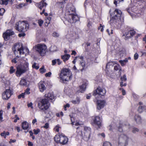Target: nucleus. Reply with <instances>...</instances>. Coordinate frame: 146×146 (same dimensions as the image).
Returning a JSON list of instances; mask_svg holds the SVG:
<instances>
[{
	"label": "nucleus",
	"mask_w": 146,
	"mask_h": 146,
	"mask_svg": "<svg viewBox=\"0 0 146 146\" xmlns=\"http://www.w3.org/2000/svg\"><path fill=\"white\" fill-rule=\"evenodd\" d=\"M67 0H64L61 2H59L58 3L59 7L61 8H63L64 6V5L65 3V1H66Z\"/></svg>",
	"instance_id": "7c9ffc66"
},
{
	"label": "nucleus",
	"mask_w": 146,
	"mask_h": 146,
	"mask_svg": "<svg viewBox=\"0 0 146 146\" xmlns=\"http://www.w3.org/2000/svg\"><path fill=\"white\" fill-rule=\"evenodd\" d=\"M50 50L52 52H54L56 51L57 47L55 46H51L50 48Z\"/></svg>",
	"instance_id": "f704fd0d"
},
{
	"label": "nucleus",
	"mask_w": 146,
	"mask_h": 146,
	"mask_svg": "<svg viewBox=\"0 0 146 146\" xmlns=\"http://www.w3.org/2000/svg\"><path fill=\"white\" fill-rule=\"evenodd\" d=\"M38 86L40 92H43L46 89L45 83L43 81L40 82L38 84Z\"/></svg>",
	"instance_id": "a211bd4d"
},
{
	"label": "nucleus",
	"mask_w": 146,
	"mask_h": 146,
	"mask_svg": "<svg viewBox=\"0 0 146 146\" xmlns=\"http://www.w3.org/2000/svg\"><path fill=\"white\" fill-rule=\"evenodd\" d=\"M33 104L31 102H30L29 104H27V106L29 107H31V109L33 108V107L32 106Z\"/></svg>",
	"instance_id": "4d7b16f0"
},
{
	"label": "nucleus",
	"mask_w": 146,
	"mask_h": 146,
	"mask_svg": "<svg viewBox=\"0 0 146 146\" xmlns=\"http://www.w3.org/2000/svg\"><path fill=\"white\" fill-rule=\"evenodd\" d=\"M78 58V60H79V56L78 57H75V58L74 59V60L72 61L73 63L74 64H75V63L76 62V60H77Z\"/></svg>",
	"instance_id": "052dcab7"
},
{
	"label": "nucleus",
	"mask_w": 146,
	"mask_h": 146,
	"mask_svg": "<svg viewBox=\"0 0 146 146\" xmlns=\"http://www.w3.org/2000/svg\"><path fill=\"white\" fill-rule=\"evenodd\" d=\"M129 128V125H123L122 124H120L118 127V131L120 132L127 131Z\"/></svg>",
	"instance_id": "dca6fc26"
},
{
	"label": "nucleus",
	"mask_w": 146,
	"mask_h": 146,
	"mask_svg": "<svg viewBox=\"0 0 146 146\" xmlns=\"http://www.w3.org/2000/svg\"><path fill=\"white\" fill-rule=\"evenodd\" d=\"M86 85L85 84H83L82 85L80 86V90H78V92L83 93L85 90Z\"/></svg>",
	"instance_id": "b1692460"
},
{
	"label": "nucleus",
	"mask_w": 146,
	"mask_h": 146,
	"mask_svg": "<svg viewBox=\"0 0 146 146\" xmlns=\"http://www.w3.org/2000/svg\"><path fill=\"white\" fill-rule=\"evenodd\" d=\"M25 95V93H22L21 94L18 96V98L20 99L21 98H24Z\"/></svg>",
	"instance_id": "c03bdc74"
},
{
	"label": "nucleus",
	"mask_w": 146,
	"mask_h": 146,
	"mask_svg": "<svg viewBox=\"0 0 146 146\" xmlns=\"http://www.w3.org/2000/svg\"><path fill=\"white\" fill-rule=\"evenodd\" d=\"M54 139L57 143H60L61 144L63 145L66 144L68 141V138L63 134L55 135L54 137Z\"/></svg>",
	"instance_id": "6e6552de"
},
{
	"label": "nucleus",
	"mask_w": 146,
	"mask_h": 146,
	"mask_svg": "<svg viewBox=\"0 0 146 146\" xmlns=\"http://www.w3.org/2000/svg\"><path fill=\"white\" fill-rule=\"evenodd\" d=\"M25 34L24 33H20L18 35V36L19 37H21L22 36H25Z\"/></svg>",
	"instance_id": "680f3d73"
},
{
	"label": "nucleus",
	"mask_w": 146,
	"mask_h": 146,
	"mask_svg": "<svg viewBox=\"0 0 146 146\" xmlns=\"http://www.w3.org/2000/svg\"><path fill=\"white\" fill-rule=\"evenodd\" d=\"M76 54V52L74 50H72V53L71 54L72 55H74V56H75Z\"/></svg>",
	"instance_id": "774afa93"
},
{
	"label": "nucleus",
	"mask_w": 146,
	"mask_h": 146,
	"mask_svg": "<svg viewBox=\"0 0 146 146\" xmlns=\"http://www.w3.org/2000/svg\"><path fill=\"white\" fill-rule=\"evenodd\" d=\"M14 34V32L11 30H8L5 33H3V37L5 40H7L9 39L10 36L13 35Z\"/></svg>",
	"instance_id": "ddd939ff"
},
{
	"label": "nucleus",
	"mask_w": 146,
	"mask_h": 146,
	"mask_svg": "<svg viewBox=\"0 0 146 146\" xmlns=\"http://www.w3.org/2000/svg\"><path fill=\"white\" fill-rule=\"evenodd\" d=\"M42 56L44 55L47 50V47L44 44H38L33 48Z\"/></svg>",
	"instance_id": "423d86ee"
},
{
	"label": "nucleus",
	"mask_w": 146,
	"mask_h": 146,
	"mask_svg": "<svg viewBox=\"0 0 146 146\" xmlns=\"http://www.w3.org/2000/svg\"><path fill=\"white\" fill-rule=\"evenodd\" d=\"M60 77L63 81H68L72 78V74L68 68H64L61 71Z\"/></svg>",
	"instance_id": "f03ea898"
},
{
	"label": "nucleus",
	"mask_w": 146,
	"mask_h": 146,
	"mask_svg": "<svg viewBox=\"0 0 146 146\" xmlns=\"http://www.w3.org/2000/svg\"><path fill=\"white\" fill-rule=\"evenodd\" d=\"M13 94L12 91L10 89H6L2 94V97L3 99L7 100Z\"/></svg>",
	"instance_id": "f8f14e48"
},
{
	"label": "nucleus",
	"mask_w": 146,
	"mask_h": 146,
	"mask_svg": "<svg viewBox=\"0 0 146 146\" xmlns=\"http://www.w3.org/2000/svg\"><path fill=\"white\" fill-rule=\"evenodd\" d=\"M119 62L120 63L122 66H123L125 65L124 63L122 61V60H119Z\"/></svg>",
	"instance_id": "69168bd1"
},
{
	"label": "nucleus",
	"mask_w": 146,
	"mask_h": 146,
	"mask_svg": "<svg viewBox=\"0 0 146 146\" xmlns=\"http://www.w3.org/2000/svg\"><path fill=\"white\" fill-rule=\"evenodd\" d=\"M17 58H15L12 60V62L15 63H16L17 62Z\"/></svg>",
	"instance_id": "338daca9"
},
{
	"label": "nucleus",
	"mask_w": 146,
	"mask_h": 146,
	"mask_svg": "<svg viewBox=\"0 0 146 146\" xmlns=\"http://www.w3.org/2000/svg\"><path fill=\"white\" fill-rule=\"evenodd\" d=\"M121 80L122 81H125L127 80L126 76L125 75H124L123 76L121 77Z\"/></svg>",
	"instance_id": "a19ab883"
},
{
	"label": "nucleus",
	"mask_w": 146,
	"mask_h": 146,
	"mask_svg": "<svg viewBox=\"0 0 146 146\" xmlns=\"http://www.w3.org/2000/svg\"><path fill=\"white\" fill-rule=\"evenodd\" d=\"M1 135L2 136H3L4 138H6L5 131H3L2 133H1Z\"/></svg>",
	"instance_id": "e2e57ef3"
},
{
	"label": "nucleus",
	"mask_w": 146,
	"mask_h": 146,
	"mask_svg": "<svg viewBox=\"0 0 146 146\" xmlns=\"http://www.w3.org/2000/svg\"><path fill=\"white\" fill-rule=\"evenodd\" d=\"M15 69L14 68L13 66H11L10 68V70H9V72L11 74H12L15 72Z\"/></svg>",
	"instance_id": "4c0bfd02"
},
{
	"label": "nucleus",
	"mask_w": 146,
	"mask_h": 146,
	"mask_svg": "<svg viewBox=\"0 0 146 146\" xmlns=\"http://www.w3.org/2000/svg\"><path fill=\"white\" fill-rule=\"evenodd\" d=\"M21 64L17 68L15 74L18 77H20L23 74L25 73L29 70V63L27 59L21 58L20 59Z\"/></svg>",
	"instance_id": "f257e3e1"
},
{
	"label": "nucleus",
	"mask_w": 146,
	"mask_h": 146,
	"mask_svg": "<svg viewBox=\"0 0 146 146\" xmlns=\"http://www.w3.org/2000/svg\"><path fill=\"white\" fill-rule=\"evenodd\" d=\"M98 29H100V31L101 32H102L103 31L104 29L103 28V26L101 24H100V27L98 28Z\"/></svg>",
	"instance_id": "5fc2aeb1"
},
{
	"label": "nucleus",
	"mask_w": 146,
	"mask_h": 146,
	"mask_svg": "<svg viewBox=\"0 0 146 146\" xmlns=\"http://www.w3.org/2000/svg\"><path fill=\"white\" fill-rule=\"evenodd\" d=\"M43 23V21L41 20H39L38 21V23L39 26H42V24Z\"/></svg>",
	"instance_id": "8fccbe9b"
},
{
	"label": "nucleus",
	"mask_w": 146,
	"mask_h": 146,
	"mask_svg": "<svg viewBox=\"0 0 146 146\" xmlns=\"http://www.w3.org/2000/svg\"><path fill=\"white\" fill-rule=\"evenodd\" d=\"M50 105L48 100L45 98L42 100L38 104V108L44 112L48 108Z\"/></svg>",
	"instance_id": "0eeeda50"
},
{
	"label": "nucleus",
	"mask_w": 146,
	"mask_h": 146,
	"mask_svg": "<svg viewBox=\"0 0 146 146\" xmlns=\"http://www.w3.org/2000/svg\"><path fill=\"white\" fill-rule=\"evenodd\" d=\"M66 10L69 13V14L71 13L74 14L75 11V8L71 4H68L67 5Z\"/></svg>",
	"instance_id": "f3484780"
},
{
	"label": "nucleus",
	"mask_w": 146,
	"mask_h": 146,
	"mask_svg": "<svg viewBox=\"0 0 146 146\" xmlns=\"http://www.w3.org/2000/svg\"><path fill=\"white\" fill-rule=\"evenodd\" d=\"M60 127L58 125H57L54 128V130L57 132H58L59 131V128Z\"/></svg>",
	"instance_id": "49530a36"
},
{
	"label": "nucleus",
	"mask_w": 146,
	"mask_h": 146,
	"mask_svg": "<svg viewBox=\"0 0 146 146\" xmlns=\"http://www.w3.org/2000/svg\"><path fill=\"white\" fill-rule=\"evenodd\" d=\"M134 119L137 123H140L141 122V119L140 116L138 115H136L134 117Z\"/></svg>",
	"instance_id": "5701e85b"
},
{
	"label": "nucleus",
	"mask_w": 146,
	"mask_h": 146,
	"mask_svg": "<svg viewBox=\"0 0 146 146\" xmlns=\"http://www.w3.org/2000/svg\"><path fill=\"white\" fill-rule=\"evenodd\" d=\"M47 5L46 2H43V1H41L40 3H37L38 7L40 9H42L43 7H46Z\"/></svg>",
	"instance_id": "aec40b11"
},
{
	"label": "nucleus",
	"mask_w": 146,
	"mask_h": 146,
	"mask_svg": "<svg viewBox=\"0 0 146 146\" xmlns=\"http://www.w3.org/2000/svg\"><path fill=\"white\" fill-rule=\"evenodd\" d=\"M43 127L46 129H48L49 127V124L48 123H46Z\"/></svg>",
	"instance_id": "603ef678"
},
{
	"label": "nucleus",
	"mask_w": 146,
	"mask_h": 146,
	"mask_svg": "<svg viewBox=\"0 0 146 146\" xmlns=\"http://www.w3.org/2000/svg\"><path fill=\"white\" fill-rule=\"evenodd\" d=\"M71 102L74 104H78L80 103V100L79 98H77L76 100H72Z\"/></svg>",
	"instance_id": "2f4dec72"
},
{
	"label": "nucleus",
	"mask_w": 146,
	"mask_h": 146,
	"mask_svg": "<svg viewBox=\"0 0 146 146\" xmlns=\"http://www.w3.org/2000/svg\"><path fill=\"white\" fill-rule=\"evenodd\" d=\"M103 146H111V145L110 142L105 141L104 143Z\"/></svg>",
	"instance_id": "ea45409f"
},
{
	"label": "nucleus",
	"mask_w": 146,
	"mask_h": 146,
	"mask_svg": "<svg viewBox=\"0 0 146 146\" xmlns=\"http://www.w3.org/2000/svg\"><path fill=\"white\" fill-rule=\"evenodd\" d=\"M5 11V9L3 8L0 9V15H2Z\"/></svg>",
	"instance_id": "79ce46f5"
},
{
	"label": "nucleus",
	"mask_w": 146,
	"mask_h": 146,
	"mask_svg": "<svg viewBox=\"0 0 146 146\" xmlns=\"http://www.w3.org/2000/svg\"><path fill=\"white\" fill-rule=\"evenodd\" d=\"M102 120L101 117L99 116H96L93 119V123H92L93 125L97 126L100 128L102 126Z\"/></svg>",
	"instance_id": "9d476101"
},
{
	"label": "nucleus",
	"mask_w": 146,
	"mask_h": 146,
	"mask_svg": "<svg viewBox=\"0 0 146 146\" xmlns=\"http://www.w3.org/2000/svg\"><path fill=\"white\" fill-rule=\"evenodd\" d=\"M12 0H0V4L2 5H7L8 4V2Z\"/></svg>",
	"instance_id": "c85d7f7f"
},
{
	"label": "nucleus",
	"mask_w": 146,
	"mask_h": 146,
	"mask_svg": "<svg viewBox=\"0 0 146 146\" xmlns=\"http://www.w3.org/2000/svg\"><path fill=\"white\" fill-rule=\"evenodd\" d=\"M70 56V54H66L62 56V58L65 62L68 60Z\"/></svg>",
	"instance_id": "a878e982"
},
{
	"label": "nucleus",
	"mask_w": 146,
	"mask_h": 146,
	"mask_svg": "<svg viewBox=\"0 0 146 146\" xmlns=\"http://www.w3.org/2000/svg\"><path fill=\"white\" fill-rule=\"evenodd\" d=\"M84 57L83 56H79V61H80V64L82 67L84 68L85 67V62L83 60Z\"/></svg>",
	"instance_id": "412c9836"
},
{
	"label": "nucleus",
	"mask_w": 146,
	"mask_h": 146,
	"mask_svg": "<svg viewBox=\"0 0 146 146\" xmlns=\"http://www.w3.org/2000/svg\"><path fill=\"white\" fill-rule=\"evenodd\" d=\"M56 59L53 60L52 61V65H54L56 63Z\"/></svg>",
	"instance_id": "bf43d9fd"
},
{
	"label": "nucleus",
	"mask_w": 146,
	"mask_h": 146,
	"mask_svg": "<svg viewBox=\"0 0 146 146\" xmlns=\"http://www.w3.org/2000/svg\"><path fill=\"white\" fill-rule=\"evenodd\" d=\"M135 34V31L133 30H131L126 32L124 35L126 37H130L133 36Z\"/></svg>",
	"instance_id": "6ab92c4d"
},
{
	"label": "nucleus",
	"mask_w": 146,
	"mask_h": 146,
	"mask_svg": "<svg viewBox=\"0 0 146 146\" xmlns=\"http://www.w3.org/2000/svg\"><path fill=\"white\" fill-rule=\"evenodd\" d=\"M22 127L23 129L24 130H26L29 127L28 123L26 121L23 122L22 123Z\"/></svg>",
	"instance_id": "393cba45"
},
{
	"label": "nucleus",
	"mask_w": 146,
	"mask_h": 146,
	"mask_svg": "<svg viewBox=\"0 0 146 146\" xmlns=\"http://www.w3.org/2000/svg\"><path fill=\"white\" fill-rule=\"evenodd\" d=\"M30 89L28 88H27V89L26 90L25 92L24 93H25V94H30V92H29Z\"/></svg>",
	"instance_id": "de8ad7c7"
},
{
	"label": "nucleus",
	"mask_w": 146,
	"mask_h": 146,
	"mask_svg": "<svg viewBox=\"0 0 146 146\" xmlns=\"http://www.w3.org/2000/svg\"><path fill=\"white\" fill-rule=\"evenodd\" d=\"M52 36L54 37H58L59 36V34L56 32H54L52 34Z\"/></svg>",
	"instance_id": "a18cd8bd"
},
{
	"label": "nucleus",
	"mask_w": 146,
	"mask_h": 146,
	"mask_svg": "<svg viewBox=\"0 0 146 146\" xmlns=\"http://www.w3.org/2000/svg\"><path fill=\"white\" fill-rule=\"evenodd\" d=\"M139 131V130L137 128H134L133 129L132 132L133 133H135L136 132H138Z\"/></svg>",
	"instance_id": "09e8293b"
},
{
	"label": "nucleus",
	"mask_w": 146,
	"mask_h": 146,
	"mask_svg": "<svg viewBox=\"0 0 146 146\" xmlns=\"http://www.w3.org/2000/svg\"><path fill=\"white\" fill-rule=\"evenodd\" d=\"M2 115L3 111H0V121H1L3 119Z\"/></svg>",
	"instance_id": "13d9d810"
},
{
	"label": "nucleus",
	"mask_w": 146,
	"mask_h": 146,
	"mask_svg": "<svg viewBox=\"0 0 146 146\" xmlns=\"http://www.w3.org/2000/svg\"><path fill=\"white\" fill-rule=\"evenodd\" d=\"M127 11L131 15H135V13L131 11V9H127Z\"/></svg>",
	"instance_id": "58836bf2"
},
{
	"label": "nucleus",
	"mask_w": 146,
	"mask_h": 146,
	"mask_svg": "<svg viewBox=\"0 0 146 146\" xmlns=\"http://www.w3.org/2000/svg\"><path fill=\"white\" fill-rule=\"evenodd\" d=\"M84 130L86 132V133H88V137H89L91 133V128L89 127L84 126Z\"/></svg>",
	"instance_id": "cd10ccee"
},
{
	"label": "nucleus",
	"mask_w": 146,
	"mask_h": 146,
	"mask_svg": "<svg viewBox=\"0 0 146 146\" xmlns=\"http://www.w3.org/2000/svg\"><path fill=\"white\" fill-rule=\"evenodd\" d=\"M28 145L29 146H33V143L29 141H28Z\"/></svg>",
	"instance_id": "0e129e2a"
},
{
	"label": "nucleus",
	"mask_w": 146,
	"mask_h": 146,
	"mask_svg": "<svg viewBox=\"0 0 146 146\" xmlns=\"http://www.w3.org/2000/svg\"><path fill=\"white\" fill-rule=\"evenodd\" d=\"M15 27L19 32H25L29 29V25L26 21H20L16 23Z\"/></svg>",
	"instance_id": "7ed1b4c3"
},
{
	"label": "nucleus",
	"mask_w": 146,
	"mask_h": 146,
	"mask_svg": "<svg viewBox=\"0 0 146 146\" xmlns=\"http://www.w3.org/2000/svg\"><path fill=\"white\" fill-rule=\"evenodd\" d=\"M34 133L35 135H37L40 132L39 129H34L33 130Z\"/></svg>",
	"instance_id": "37998d69"
},
{
	"label": "nucleus",
	"mask_w": 146,
	"mask_h": 146,
	"mask_svg": "<svg viewBox=\"0 0 146 146\" xmlns=\"http://www.w3.org/2000/svg\"><path fill=\"white\" fill-rule=\"evenodd\" d=\"M128 137L124 134H121L119 137L118 140V146H126L128 144Z\"/></svg>",
	"instance_id": "1a4fd4ad"
},
{
	"label": "nucleus",
	"mask_w": 146,
	"mask_h": 146,
	"mask_svg": "<svg viewBox=\"0 0 146 146\" xmlns=\"http://www.w3.org/2000/svg\"><path fill=\"white\" fill-rule=\"evenodd\" d=\"M106 93V91L105 89L99 87L94 92L93 95L94 96H96L97 95H98L99 96H101L104 95Z\"/></svg>",
	"instance_id": "9b49d317"
},
{
	"label": "nucleus",
	"mask_w": 146,
	"mask_h": 146,
	"mask_svg": "<svg viewBox=\"0 0 146 146\" xmlns=\"http://www.w3.org/2000/svg\"><path fill=\"white\" fill-rule=\"evenodd\" d=\"M13 50L15 54L17 57H20L21 54H24L23 46L21 43L16 44L13 47Z\"/></svg>",
	"instance_id": "39448f33"
},
{
	"label": "nucleus",
	"mask_w": 146,
	"mask_h": 146,
	"mask_svg": "<svg viewBox=\"0 0 146 146\" xmlns=\"http://www.w3.org/2000/svg\"><path fill=\"white\" fill-rule=\"evenodd\" d=\"M26 5L25 4L21 3L19 4V5H16V7L17 9H19L22 8L23 6H25Z\"/></svg>",
	"instance_id": "c9c22d12"
},
{
	"label": "nucleus",
	"mask_w": 146,
	"mask_h": 146,
	"mask_svg": "<svg viewBox=\"0 0 146 146\" xmlns=\"http://www.w3.org/2000/svg\"><path fill=\"white\" fill-rule=\"evenodd\" d=\"M32 67L33 68H35L37 70L39 68L38 64L36 63H34L32 65Z\"/></svg>",
	"instance_id": "e433bc0d"
},
{
	"label": "nucleus",
	"mask_w": 146,
	"mask_h": 146,
	"mask_svg": "<svg viewBox=\"0 0 146 146\" xmlns=\"http://www.w3.org/2000/svg\"><path fill=\"white\" fill-rule=\"evenodd\" d=\"M139 55L137 53H136L134 55V57L135 60H136L138 58Z\"/></svg>",
	"instance_id": "3c124183"
},
{
	"label": "nucleus",
	"mask_w": 146,
	"mask_h": 146,
	"mask_svg": "<svg viewBox=\"0 0 146 146\" xmlns=\"http://www.w3.org/2000/svg\"><path fill=\"white\" fill-rule=\"evenodd\" d=\"M39 71L40 72L43 74L46 72V70L44 68V66H42L41 68L39 69Z\"/></svg>",
	"instance_id": "72a5a7b5"
},
{
	"label": "nucleus",
	"mask_w": 146,
	"mask_h": 146,
	"mask_svg": "<svg viewBox=\"0 0 146 146\" xmlns=\"http://www.w3.org/2000/svg\"><path fill=\"white\" fill-rule=\"evenodd\" d=\"M146 108V107L144 106H139L138 109V112L140 113H141L143 111H144L145 110Z\"/></svg>",
	"instance_id": "c756f323"
},
{
	"label": "nucleus",
	"mask_w": 146,
	"mask_h": 146,
	"mask_svg": "<svg viewBox=\"0 0 146 146\" xmlns=\"http://www.w3.org/2000/svg\"><path fill=\"white\" fill-rule=\"evenodd\" d=\"M121 11L118 9H116L113 12L114 15L111 18L110 20V23H115L121 21L123 22V18L121 17Z\"/></svg>",
	"instance_id": "20e7f679"
},
{
	"label": "nucleus",
	"mask_w": 146,
	"mask_h": 146,
	"mask_svg": "<svg viewBox=\"0 0 146 146\" xmlns=\"http://www.w3.org/2000/svg\"><path fill=\"white\" fill-rule=\"evenodd\" d=\"M114 69L116 71L119 70V75H121V68L119 65H117L114 66Z\"/></svg>",
	"instance_id": "bb28decb"
},
{
	"label": "nucleus",
	"mask_w": 146,
	"mask_h": 146,
	"mask_svg": "<svg viewBox=\"0 0 146 146\" xmlns=\"http://www.w3.org/2000/svg\"><path fill=\"white\" fill-rule=\"evenodd\" d=\"M45 96L46 97L51 100H52L54 99L53 93V92H49L48 94H45Z\"/></svg>",
	"instance_id": "4be33fe9"
},
{
	"label": "nucleus",
	"mask_w": 146,
	"mask_h": 146,
	"mask_svg": "<svg viewBox=\"0 0 146 146\" xmlns=\"http://www.w3.org/2000/svg\"><path fill=\"white\" fill-rule=\"evenodd\" d=\"M68 18L70 22L71 23L76 22L79 20L78 17L76 15H74L73 13H71L69 15Z\"/></svg>",
	"instance_id": "4468645a"
},
{
	"label": "nucleus",
	"mask_w": 146,
	"mask_h": 146,
	"mask_svg": "<svg viewBox=\"0 0 146 146\" xmlns=\"http://www.w3.org/2000/svg\"><path fill=\"white\" fill-rule=\"evenodd\" d=\"M114 62H108L107 64L106 67H107L108 66L112 65V64H114Z\"/></svg>",
	"instance_id": "6e6d98bb"
},
{
	"label": "nucleus",
	"mask_w": 146,
	"mask_h": 146,
	"mask_svg": "<svg viewBox=\"0 0 146 146\" xmlns=\"http://www.w3.org/2000/svg\"><path fill=\"white\" fill-rule=\"evenodd\" d=\"M105 102L104 100H98L96 102V108L97 110H100L105 106Z\"/></svg>",
	"instance_id": "2eb2a0df"
},
{
	"label": "nucleus",
	"mask_w": 146,
	"mask_h": 146,
	"mask_svg": "<svg viewBox=\"0 0 146 146\" xmlns=\"http://www.w3.org/2000/svg\"><path fill=\"white\" fill-rule=\"evenodd\" d=\"M20 84L21 85L25 86L27 85V82L25 79H22L20 81Z\"/></svg>",
	"instance_id": "473e14b6"
},
{
	"label": "nucleus",
	"mask_w": 146,
	"mask_h": 146,
	"mask_svg": "<svg viewBox=\"0 0 146 146\" xmlns=\"http://www.w3.org/2000/svg\"><path fill=\"white\" fill-rule=\"evenodd\" d=\"M51 72H49L48 73H46L45 74V76L46 77H50L51 75Z\"/></svg>",
	"instance_id": "864d4df0"
}]
</instances>
